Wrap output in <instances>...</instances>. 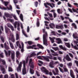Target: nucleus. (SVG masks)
Listing matches in <instances>:
<instances>
[{"instance_id": "f257e3e1", "label": "nucleus", "mask_w": 78, "mask_h": 78, "mask_svg": "<svg viewBox=\"0 0 78 78\" xmlns=\"http://www.w3.org/2000/svg\"><path fill=\"white\" fill-rule=\"evenodd\" d=\"M48 35L47 32H45V34L43 35V44L44 45H47V37Z\"/></svg>"}, {"instance_id": "f03ea898", "label": "nucleus", "mask_w": 78, "mask_h": 78, "mask_svg": "<svg viewBox=\"0 0 78 78\" xmlns=\"http://www.w3.org/2000/svg\"><path fill=\"white\" fill-rule=\"evenodd\" d=\"M23 68L22 69V74L23 75H25V74H27V70H26V68L25 65V60L23 61Z\"/></svg>"}, {"instance_id": "7ed1b4c3", "label": "nucleus", "mask_w": 78, "mask_h": 78, "mask_svg": "<svg viewBox=\"0 0 78 78\" xmlns=\"http://www.w3.org/2000/svg\"><path fill=\"white\" fill-rule=\"evenodd\" d=\"M65 59H66L67 61H72V59L70 58L69 55L68 54L66 55V56L63 59V62H66Z\"/></svg>"}, {"instance_id": "20e7f679", "label": "nucleus", "mask_w": 78, "mask_h": 78, "mask_svg": "<svg viewBox=\"0 0 78 78\" xmlns=\"http://www.w3.org/2000/svg\"><path fill=\"white\" fill-rule=\"evenodd\" d=\"M22 62H20L19 65L18 66L17 68V71L18 72H21V69H22Z\"/></svg>"}, {"instance_id": "39448f33", "label": "nucleus", "mask_w": 78, "mask_h": 78, "mask_svg": "<svg viewBox=\"0 0 78 78\" xmlns=\"http://www.w3.org/2000/svg\"><path fill=\"white\" fill-rule=\"evenodd\" d=\"M50 57L48 56V57L45 56H43V58L44 60H45V61L47 62H50V60L48 58H49V59H52V56L51 55V54H50Z\"/></svg>"}, {"instance_id": "423d86ee", "label": "nucleus", "mask_w": 78, "mask_h": 78, "mask_svg": "<svg viewBox=\"0 0 78 78\" xmlns=\"http://www.w3.org/2000/svg\"><path fill=\"white\" fill-rule=\"evenodd\" d=\"M55 71L56 73H55V71L54 70H52V72L53 73L54 75H59V70L57 68H56L55 69Z\"/></svg>"}, {"instance_id": "0eeeda50", "label": "nucleus", "mask_w": 78, "mask_h": 78, "mask_svg": "<svg viewBox=\"0 0 78 78\" xmlns=\"http://www.w3.org/2000/svg\"><path fill=\"white\" fill-rule=\"evenodd\" d=\"M41 70L42 71H43L44 73H45V74L46 75H48V73L49 72L44 67H42L41 69Z\"/></svg>"}, {"instance_id": "6e6552de", "label": "nucleus", "mask_w": 78, "mask_h": 78, "mask_svg": "<svg viewBox=\"0 0 78 78\" xmlns=\"http://www.w3.org/2000/svg\"><path fill=\"white\" fill-rule=\"evenodd\" d=\"M4 52L5 54V55L6 56H10V55H11V51H8V52H7V51H6V50H5Z\"/></svg>"}, {"instance_id": "1a4fd4ad", "label": "nucleus", "mask_w": 78, "mask_h": 78, "mask_svg": "<svg viewBox=\"0 0 78 78\" xmlns=\"http://www.w3.org/2000/svg\"><path fill=\"white\" fill-rule=\"evenodd\" d=\"M55 28L57 29H60L61 30H63L64 29V27L63 25H56L55 26Z\"/></svg>"}, {"instance_id": "9d476101", "label": "nucleus", "mask_w": 78, "mask_h": 78, "mask_svg": "<svg viewBox=\"0 0 78 78\" xmlns=\"http://www.w3.org/2000/svg\"><path fill=\"white\" fill-rule=\"evenodd\" d=\"M0 68L1 70L2 71V73L5 74V73H5V68L3 67V66L2 65H0Z\"/></svg>"}, {"instance_id": "9b49d317", "label": "nucleus", "mask_w": 78, "mask_h": 78, "mask_svg": "<svg viewBox=\"0 0 78 78\" xmlns=\"http://www.w3.org/2000/svg\"><path fill=\"white\" fill-rule=\"evenodd\" d=\"M56 40L57 41V43L58 44H62V41L61 40V39L60 38H56Z\"/></svg>"}, {"instance_id": "f8f14e48", "label": "nucleus", "mask_w": 78, "mask_h": 78, "mask_svg": "<svg viewBox=\"0 0 78 78\" xmlns=\"http://www.w3.org/2000/svg\"><path fill=\"white\" fill-rule=\"evenodd\" d=\"M5 16L7 17V18L9 17V18H12V16L10 15V14L8 13H4Z\"/></svg>"}, {"instance_id": "ddd939ff", "label": "nucleus", "mask_w": 78, "mask_h": 78, "mask_svg": "<svg viewBox=\"0 0 78 78\" xmlns=\"http://www.w3.org/2000/svg\"><path fill=\"white\" fill-rule=\"evenodd\" d=\"M5 33H11V31H10V29L9 28L7 27H5Z\"/></svg>"}, {"instance_id": "4468645a", "label": "nucleus", "mask_w": 78, "mask_h": 78, "mask_svg": "<svg viewBox=\"0 0 78 78\" xmlns=\"http://www.w3.org/2000/svg\"><path fill=\"white\" fill-rule=\"evenodd\" d=\"M73 36L74 39H77V38H78V35L76 33L73 34Z\"/></svg>"}, {"instance_id": "2eb2a0df", "label": "nucleus", "mask_w": 78, "mask_h": 78, "mask_svg": "<svg viewBox=\"0 0 78 78\" xmlns=\"http://www.w3.org/2000/svg\"><path fill=\"white\" fill-rule=\"evenodd\" d=\"M53 65H54L53 61H51L50 62L49 66L51 68H54V66Z\"/></svg>"}, {"instance_id": "dca6fc26", "label": "nucleus", "mask_w": 78, "mask_h": 78, "mask_svg": "<svg viewBox=\"0 0 78 78\" xmlns=\"http://www.w3.org/2000/svg\"><path fill=\"white\" fill-rule=\"evenodd\" d=\"M59 47L64 51H67V49L65 47H63L62 45H59Z\"/></svg>"}, {"instance_id": "f3484780", "label": "nucleus", "mask_w": 78, "mask_h": 78, "mask_svg": "<svg viewBox=\"0 0 78 78\" xmlns=\"http://www.w3.org/2000/svg\"><path fill=\"white\" fill-rule=\"evenodd\" d=\"M70 75L71 76L72 78H75V76L74 75V74H73V71L72 70H70Z\"/></svg>"}, {"instance_id": "a211bd4d", "label": "nucleus", "mask_w": 78, "mask_h": 78, "mask_svg": "<svg viewBox=\"0 0 78 78\" xmlns=\"http://www.w3.org/2000/svg\"><path fill=\"white\" fill-rule=\"evenodd\" d=\"M29 65L32 69H34V63L32 62L30 63H29Z\"/></svg>"}, {"instance_id": "6ab92c4d", "label": "nucleus", "mask_w": 78, "mask_h": 78, "mask_svg": "<svg viewBox=\"0 0 78 78\" xmlns=\"http://www.w3.org/2000/svg\"><path fill=\"white\" fill-rule=\"evenodd\" d=\"M4 48L5 49H6V50H9V46H8L7 44H6V42H5L4 43Z\"/></svg>"}, {"instance_id": "aec40b11", "label": "nucleus", "mask_w": 78, "mask_h": 78, "mask_svg": "<svg viewBox=\"0 0 78 78\" xmlns=\"http://www.w3.org/2000/svg\"><path fill=\"white\" fill-rule=\"evenodd\" d=\"M49 26L50 27V28L53 29L55 28V25L54 24L51 23L49 25Z\"/></svg>"}, {"instance_id": "412c9836", "label": "nucleus", "mask_w": 78, "mask_h": 78, "mask_svg": "<svg viewBox=\"0 0 78 78\" xmlns=\"http://www.w3.org/2000/svg\"><path fill=\"white\" fill-rule=\"evenodd\" d=\"M15 54L14 53V52H13L12 53L11 58L12 60H14V59H15Z\"/></svg>"}, {"instance_id": "4be33fe9", "label": "nucleus", "mask_w": 78, "mask_h": 78, "mask_svg": "<svg viewBox=\"0 0 78 78\" xmlns=\"http://www.w3.org/2000/svg\"><path fill=\"white\" fill-rule=\"evenodd\" d=\"M16 57L17 58H19V56H20V52H19V51H17L16 52Z\"/></svg>"}, {"instance_id": "5701e85b", "label": "nucleus", "mask_w": 78, "mask_h": 78, "mask_svg": "<svg viewBox=\"0 0 78 78\" xmlns=\"http://www.w3.org/2000/svg\"><path fill=\"white\" fill-rule=\"evenodd\" d=\"M11 40L12 42H15V39L14 38V36L13 35H12L11 36Z\"/></svg>"}, {"instance_id": "b1692460", "label": "nucleus", "mask_w": 78, "mask_h": 78, "mask_svg": "<svg viewBox=\"0 0 78 78\" xmlns=\"http://www.w3.org/2000/svg\"><path fill=\"white\" fill-rule=\"evenodd\" d=\"M49 38L52 43V44H53L55 42V40H54V39H53V38L49 37Z\"/></svg>"}, {"instance_id": "393cba45", "label": "nucleus", "mask_w": 78, "mask_h": 78, "mask_svg": "<svg viewBox=\"0 0 78 78\" xmlns=\"http://www.w3.org/2000/svg\"><path fill=\"white\" fill-rule=\"evenodd\" d=\"M65 44L68 48H70V43H65Z\"/></svg>"}, {"instance_id": "a878e982", "label": "nucleus", "mask_w": 78, "mask_h": 78, "mask_svg": "<svg viewBox=\"0 0 78 78\" xmlns=\"http://www.w3.org/2000/svg\"><path fill=\"white\" fill-rule=\"evenodd\" d=\"M37 47H38L41 49H43L44 48V47L39 44H37Z\"/></svg>"}, {"instance_id": "bb28decb", "label": "nucleus", "mask_w": 78, "mask_h": 78, "mask_svg": "<svg viewBox=\"0 0 78 78\" xmlns=\"http://www.w3.org/2000/svg\"><path fill=\"white\" fill-rule=\"evenodd\" d=\"M6 8L8 10H11L12 9V6H11V5H10L9 6V8L8 7H7Z\"/></svg>"}, {"instance_id": "cd10ccee", "label": "nucleus", "mask_w": 78, "mask_h": 78, "mask_svg": "<svg viewBox=\"0 0 78 78\" xmlns=\"http://www.w3.org/2000/svg\"><path fill=\"white\" fill-rule=\"evenodd\" d=\"M57 11L58 14H62V12L61 11V10L59 9H57Z\"/></svg>"}, {"instance_id": "c85d7f7f", "label": "nucleus", "mask_w": 78, "mask_h": 78, "mask_svg": "<svg viewBox=\"0 0 78 78\" xmlns=\"http://www.w3.org/2000/svg\"><path fill=\"white\" fill-rule=\"evenodd\" d=\"M9 43L10 44V47H11L12 49H14V46H13V44L12 42H11L10 41H9Z\"/></svg>"}, {"instance_id": "c756f323", "label": "nucleus", "mask_w": 78, "mask_h": 78, "mask_svg": "<svg viewBox=\"0 0 78 78\" xmlns=\"http://www.w3.org/2000/svg\"><path fill=\"white\" fill-rule=\"evenodd\" d=\"M19 39V34H16V41H18Z\"/></svg>"}, {"instance_id": "7c9ffc66", "label": "nucleus", "mask_w": 78, "mask_h": 78, "mask_svg": "<svg viewBox=\"0 0 78 78\" xmlns=\"http://www.w3.org/2000/svg\"><path fill=\"white\" fill-rule=\"evenodd\" d=\"M67 66H68V67H71L72 66V63L70 62L68 63H67Z\"/></svg>"}, {"instance_id": "2f4dec72", "label": "nucleus", "mask_w": 78, "mask_h": 78, "mask_svg": "<svg viewBox=\"0 0 78 78\" xmlns=\"http://www.w3.org/2000/svg\"><path fill=\"white\" fill-rule=\"evenodd\" d=\"M0 61H1L2 62L3 65H5V64H6V62H5V60H3L0 58Z\"/></svg>"}, {"instance_id": "473e14b6", "label": "nucleus", "mask_w": 78, "mask_h": 78, "mask_svg": "<svg viewBox=\"0 0 78 78\" xmlns=\"http://www.w3.org/2000/svg\"><path fill=\"white\" fill-rule=\"evenodd\" d=\"M20 17L22 21H23V15H22V14H20Z\"/></svg>"}, {"instance_id": "72a5a7b5", "label": "nucleus", "mask_w": 78, "mask_h": 78, "mask_svg": "<svg viewBox=\"0 0 78 78\" xmlns=\"http://www.w3.org/2000/svg\"><path fill=\"white\" fill-rule=\"evenodd\" d=\"M9 72H13V70L11 67H9L8 68Z\"/></svg>"}, {"instance_id": "f704fd0d", "label": "nucleus", "mask_w": 78, "mask_h": 78, "mask_svg": "<svg viewBox=\"0 0 78 78\" xmlns=\"http://www.w3.org/2000/svg\"><path fill=\"white\" fill-rule=\"evenodd\" d=\"M34 70L31 69H30V72L31 74H34Z\"/></svg>"}, {"instance_id": "c9c22d12", "label": "nucleus", "mask_w": 78, "mask_h": 78, "mask_svg": "<svg viewBox=\"0 0 78 78\" xmlns=\"http://www.w3.org/2000/svg\"><path fill=\"white\" fill-rule=\"evenodd\" d=\"M36 55L34 52H33L32 54H30V57H32V56H36Z\"/></svg>"}, {"instance_id": "e433bc0d", "label": "nucleus", "mask_w": 78, "mask_h": 78, "mask_svg": "<svg viewBox=\"0 0 78 78\" xmlns=\"http://www.w3.org/2000/svg\"><path fill=\"white\" fill-rule=\"evenodd\" d=\"M72 26H73V27H74L75 29H76V25L75 23H72Z\"/></svg>"}, {"instance_id": "4c0bfd02", "label": "nucleus", "mask_w": 78, "mask_h": 78, "mask_svg": "<svg viewBox=\"0 0 78 78\" xmlns=\"http://www.w3.org/2000/svg\"><path fill=\"white\" fill-rule=\"evenodd\" d=\"M0 38L2 42L4 43L5 42V40H4V38H3V37H1Z\"/></svg>"}, {"instance_id": "58836bf2", "label": "nucleus", "mask_w": 78, "mask_h": 78, "mask_svg": "<svg viewBox=\"0 0 78 78\" xmlns=\"http://www.w3.org/2000/svg\"><path fill=\"white\" fill-rule=\"evenodd\" d=\"M4 3L5 4V6H8V5L9 3V2H6L5 1L4 2Z\"/></svg>"}, {"instance_id": "ea45409f", "label": "nucleus", "mask_w": 78, "mask_h": 78, "mask_svg": "<svg viewBox=\"0 0 78 78\" xmlns=\"http://www.w3.org/2000/svg\"><path fill=\"white\" fill-rule=\"evenodd\" d=\"M27 48V49H34V48L32 46H29Z\"/></svg>"}, {"instance_id": "a19ab883", "label": "nucleus", "mask_w": 78, "mask_h": 78, "mask_svg": "<svg viewBox=\"0 0 78 78\" xmlns=\"http://www.w3.org/2000/svg\"><path fill=\"white\" fill-rule=\"evenodd\" d=\"M36 75L37 76H40V74H39V73L37 71H36Z\"/></svg>"}, {"instance_id": "79ce46f5", "label": "nucleus", "mask_w": 78, "mask_h": 78, "mask_svg": "<svg viewBox=\"0 0 78 78\" xmlns=\"http://www.w3.org/2000/svg\"><path fill=\"white\" fill-rule=\"evenodd\" d=\"M7 20H9V21H10V22H11V23L14 22V20L9 18L7 19Z\"/></svg>"}, {"instance_id": "37998d69", "label": "nucleus", "mask_w": 78, "mask_h": 78, "mask_svg": "<svg viewBox=\"0 0 78 78\" xmlns=\"http://www.w3.org/2000/svg\"><path fill=\"white\" fill-rule=\"evenodd\" d=\"M46 4L47 5H49V6H51V8H53V6H52V5H51V3H48V2H47L46 3Z\"/></svg>"}, {"instance_id": "c03bdc74", "label": "nucleus", "mask_w": 78, "mask_h": 78, "mask_svg": "<svg viewBox=\"0 0 78 78\" xmlns=\"http://www.w3.org/2000/svg\"><path fill=\"white\" fill-rule=\"evenodd\" d=\"M46 4L47 5H49V6H51V8H53V6H52V5H51V3H48V2H47L46 3Z\"/></svg>"}, {"instance_id": "a18cd8bd", "label": "nucleus", "mask_w": 78, "mask_h": 78, "mask_svg": "<svg viewBox=\"0 0 78 78\" xmlns=\"http://www.w3.org/2000/svg\"><path fill=\"white\" fill-rule=\"evenodd\" d=\"M13 17L14 18V19L16 20H18V19H17V18L16 17V16L15 15H14L13 16Z\"/></svg>"}, {"instance_id": "49530a36", "label": "nucleus", "mask_w": 78, "mask_h": 78, "mask_svg": "<svg viewBox=\"0 0 78 78\" xmlns=\"http://www.w3.org/2000/svg\"><path fill=\"white\" fill-rule=\"evenodd\" d=\"M37 25L38 27H39V26L40 25V23H39V21L38 20L37 21Z\"/></svg>"}, {"instance_id": "de8ad7c7", "label": "nucleus", "mask_w": 78, "mask_h": 78, "mask_svg": "<svg viewBox=\"0 0 78 78\" xmlns=\"http://www.w3.org/2000/svg\"><path fill=\"white\" fill-rule=\"evenodd\" d=\"M48 14L49 17H51V18H52V17H53V16L52 15V14L49 13H48V12L47 13Z\"/></svg>"}, {"instance_id": "09e8293b", "label": "nucleus", "mask_w": 78, "mask_h": 78, "mask_svg": "<svg viewBox=\"0 0 78 78\" xmlns=\"http://www.w3.org/2000/svg\"><path fill=\"white\" fill-rule=\"evenodd\" d=\"M69 56L72 58H73V55L71 53H69Z\"/></svg>"}, {"instance_id": "8fccbe9b", "label": "nucleus", "mask_w": 78, "mask_h": 78, "mask_svg": "<svg viewBox=\"0 0 78 78\" xmlns=\"http://www.w3.org/2000/svg\"><path fill=\"white\" fill-rule=\"evenodd\" d=\"M3 52H2L1 54L0 53V56L1 57V58H3Z\"/></svg>"}, {"instance_id": "3c124183", "label": "nucleus", "mask_w": 78, "mask_h": 78, "mask_svg": "<svg viewBox=\"0 0 78 78\" xmlns=\"http://www.w3.org/2000/svg\"><path fill=\"white\" fill-rule=\"evenodd\" d=\"M35 3V6L36 7H37V5H38V2H34Z\"/></svg>"}, {"instance_id": "603ef678", "label": "nucleus", "mask_w": 78, "mask_h": 78, "mask_svg": "<svg viewBox=\"0 0 78 78\" xmlns=\"http://www.w3.org/2000/svg\"><path fill=\"white\" fill-rule=\"evenodd\" d=\"M53 16L54 18H55L56 17V13L55 12H53Z\"/></svg>"}, {"instance_id": "864d4df0", "label": "nucleus", "mask_w": 78, "mask_h": 78, "mask_svg": "<svg viewBox=\"0 0 78 78\" xmlns=\"http://www.w3.org/2000/svg\"><path fill=\"white\" fill-rule=\"evenodd\" d=\"M63 69L65 72H68V70L67 69V68L66 67L63 68Z\"/></svg>"}, {"instance_id": "5fc2aeb1", "label": "nucleus", "mask_w": 78, "mask_h": 78, "mask_svg": "<svg viewBox=\"0 0 78 78\" xmlns=\"http://www.w3.org/2000/svg\"><path fill=\"white\" fill-rule=\"evenodd\" d=\"M12 26L11 25V24H7V27H9V28H11Z\"/></svg>"}, {"instance_id": "6e6d98bb", "label": "nucleus", "mask_w": 78, "mask_h": 78, "mask_svg": "<svg viewBox=\"0 0 78 78\" xmlns=\"http://www.w3.org/2000/svg\"><path fill=\"white\" fill-rule=\"evenodd\" d=\"M75 62L76 63V66L78 67V61H77L76 60L75 61Z\"/></svg>"}, {"instance_id": "4d7b16f0", "label": "nucleus", "mask_w": 78, "mask_h": 78, "mask_svg": "<svg viewBox=\"0 0 78 78\" xmlns=\"http://www.w3.org/2000/svg\"><path fill=\"white\" fill-rule=\"evenodd\" d=\"M73 48H74V49H75V50H78V47H76V46L75 45L74 46V47H73Z\"/></svg>"}, {"instance_id": "13d9d810", "label": "nucleus", "mask_w": 78, "mask_h": 78, "mask_svg": "<svg viewBox=\"0 0 78 78\" xmlns=\"http://www.w3.org/2000/svg\"><path fill=\"white\" fill-rule=\"evenodd\" d=\"M59 69L60 70V72H62V73H63V69H61V68H60V67H58Z\"/></svg>"}, {"instance_id": "bf43d9fd", "label": "nucleus", "mask_w": 78, "mask_h": 78, "mask_svg": "<svg viewBox=\"0 0 78 78\" xmlns=\"http://www.w3.org/2000/svg\"><path fill=\"white\" fill-rule=\"evenodd\" d=\"M27 31L28 33H29V32L30 31V27H29V26L27 27Z\"/></svg>"}, {"instance_id": "052dcab7", "label": "nucleus", "mask_w": 78, "mask_h": 78, "mask_svg": "<svg viewBox=\"0 0 78 78\" xmlns=\"http://www.w3.org/2000/svg\"><path fill=\"white\" fill-rule=\"evenodd\" d=\"M14 25L15 28H17V23H15Z\"/></svg>"}, {"instance_id": "680f3d73", "label": "nucleus", "mask_w": 78, "mask_h": 78, "mask_svg": "<svg viewBox=\"0 0 78 78\" xmlns=\"http://www.w3.org/2000/svg\"><path fill=\"white\" fill-rule=\"evenodd\" d=\"M51 33L53 35H54V36H55L56 35V33H55V32L54 31H52L51 32Z\"/></svg>"}, {"instance_id": "e2e57ef3", "label": "nucleus", "mask_w": 78, "mask_h": 78, "mask_svg": "<svg viewBox=\"0 0 78 78\" xmlns=\"http://www.w3.org/2000/svg\"><path fill=\"white\" fill-rule=\"evenodd\" d=\"M60 18H61L62 20H64V18L62 16H60Z\"/></svg>"}, {"instance_id": "0e129e2a", "label": "nucleus", "mask_w": 78, "mask_h": 78, "mask_svg": "<svg viewBox=\"0 0 78 78\" xmlns=\"http://www.w3.org/2000/svg\"><path fill=\"white\" fill-rule=\"evenodd\" d=\"M41 53H42V52H39L37 53V55L38 56V55H41Z\"/></svg>"}, {"instance_id": "69168bd1", "label": "nucleus", "mask_w": 78, "mask_h": 78, "mask_svg": "<svg viewBox=\"0 0 78 78\" xmlns=\"http://www.w3.org/2000/svg\"><path fill=\"white\" fill-rule=\"evenodd\" d=\"M28 44L29 45H31L32 44V42L29 41L28 42Z\"/></svg>"}, {"instance_id": "338daca9", "label": "nucleus", "mask_w": 78, "mask_h": 78, "mask_svg": "<svg viewBox=\"0 0 78 78\" xmlns=\"http://www.w3.org/2000/svg\"><path fill=\"white\" fill-rule=\"evenodd\" d=\"M10 28L11 29L12 31H14V27L13 26H12Z\"/></svg>"}, {"instance_id": "774afa93", "label": "nucleus", "mask_w": 78, "mask_h": 78, "mask_svg": "<svg viewBox=\"0 0 78 78\" xmlns=\"http://www.w3.org/2000/svg\"><path fill=\"white\" fill-rule=\"evenodd\" d=\"M4 78H8V75L5 74L4 76Z\"/></svg>"}]
</instances>
